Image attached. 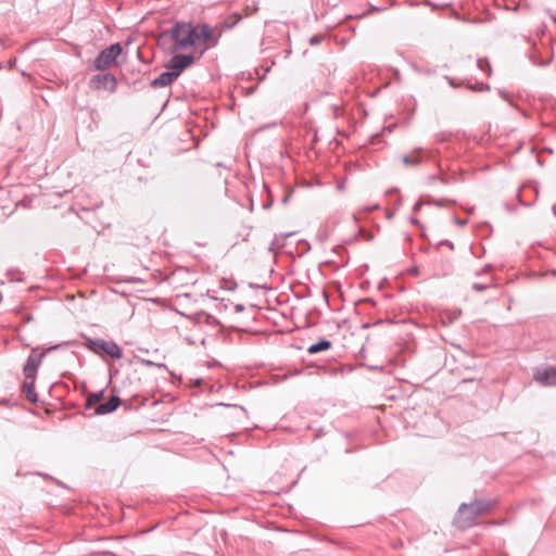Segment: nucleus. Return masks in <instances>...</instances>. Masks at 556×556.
<instances>
[{"instance_id":"f257e3e1","label":"nucleus","mask_w":556,"mask_h":556,"mask_svg":"<svg viewBox=\"0 0 556 556\" xmlns=\"http://www.w3.org/2000/svg\"><path fill=\"white\" fill-rule=\"evenodd\" d=\"M495 503V501L485 498H478L469 504L462 503L453 519V525L460 530L473 527L476 518L490 513Z\"/></svg>"},{"instance_id":"6ab92c4d","label":"nucleus","mask_w":556,"mask_h":556,"mask_svg":"<svg viewBox=\"0 0 556 556\" xmlns=\"http://www.w3.org/2000/svg\"><path fill=\"white\" fill-rule=\"evenodd\" d=\"M490 287H491L490 283H478V282H476V283L472 285V289L475 291H478V292L484 291V290H486Z\"/></svg>"},{"instance_id":"393cba45","label":"nucleus","mask_w":556,"mask_h":556,"mask_svg":"<svg viewBox=\"0 0 556 556\" xmlns=\"http://www.w3.org/2000/svg\"><path fill=\"white\" fill-rule=\"evenodd\" d=\"M455 223L458 225V226H465L468 220L467 219H459V218H456L455 219Z\"/></svg>"},{"instance_id":"7c9ffc66","label":"nucleus","mask_w":556,"mask_h":556,"mask_svg":"<svg viewBox=\"0 0 556 556\" xmlns=\"http://www.w3.org/2000/svg\"><path fill=\"white\" fill-rule=\"evenodd\" d=\"M450 84L451 86L456 87L455 81H453L452 79H450Z\"/></svg>"},{"instance_id":"bb28decb","label":"nucleus","mask_w":556,"mask_h":556,"mask_svg":"<svg viewBox=\"0 0 556 556\" xmlns=\"http://www.w3.org/2000/svg\"><path fill=\"white\" fill-rule=\"evenodd\" d=\"M410 223L414 224V225H418L419 220L416 217H412L410 218Z\"/></svg>"},{"instance_id":"20e7f679","label":"nucleus","mask_w":556,"mask_h":556,"mask_svg":"<svg viewBox=\"0 0 556 556\" xmlns=\"http://www.w3.org/2000/svg\"><path fill=\"white\" fill-rule=\"evenodd\" d=\"M68 345V342L60 343L52 345L46 349L42 353L37 354L38 349H33L31 353L28 355L27 361L23 367V372L26 378H36L37 370L43 359V357L51 351L61 349L63 346Z\"/></svg>"},{"instance_id":"c756f323","label":"nucleus","mask_w":556,"mask_h":556,"mask_svg":"<svg viewBox=\"0 0 556 556\" xmlns=\"http://www.w3.org/2000/svg\"><path fill=\"white\" fill-rule=\"evenodd\" d=\"M267 127H269V125H266V126H264V127H260V128L257 129V131H261V130H263V129H265V128H267Z\"/></svg>"},{"instance_id":"423d86ee","label":"nucleus","mask_w":556,"mask_h":556,"mask_svg":"<svg viewBox=\"0 0 556 556\" xmlns=\"http://www.w3.org/2000/svg\"><path fill=\"white\" fill-rule=\"evenodd\" d=\"M90 87L94 90H108L115 92L117 88V79L113 74H97L90 80Z\"/></svg>"},{"instance_id":"412c9836","label":"nucleus","mask_w":556,"mask_h":556,"mask_svg":"<svg viewBox=\"0 0 556 556\" xmlns=\"http://www.w3.org/2000/svg\"><path fill=\"white\" fill-rule=\"evenodd\" d=\"M338 191H343L345 189V179L339 181L336 186Z\"/></svg>"},{"instance_id":"f03ea898","label":"nucleus","mask_w":556,"mask_h":556,"mask_svg":"<svg viewBox=\"0 0 556 556\" xmlns=\"http://www.w3.org/2000/svg\"><path fill=\"white\" fill-rule=\"evenodd\" d=\"M170 38L175 42V48L179 50L187 49L200 41L198 27L190 23H177L172 29Z\"/></svg>"},{"instance_id":"7ed1b4c3","label":"nucleus","mask_w":556,"mask_h":556,"mask_svg":"<svg viewBox=\"0 0 556 556\" xmlns=\"http://www.w3.org/2000/svg\"><path fill=\"white\" fill-rule=\"evenodd\" d=\"M86 348L98 354L99 351H102L103 353L108 354L114 359H119L123 356V351L119 348V345L114 341H105L103 339H92V338H86Z\"/></svg>"},{"instance_id":"ddd939ff","label":"nucleus","mask_w":556,"mask_h":556,"mask_svg":"<svg viewBox=\"0 0 556 556\" xmlns=\"http://www.w3.org/2000/svg\"><path fill=\"white\" fill-rule=\"evenodd\" d=\"M331 346H332V343L330 340H328L326 338H321V339H319V341L311 344L307 348V352L309 354H317L319 352L329 350Z\"/></svg>"},{"instance_id":"f704fd0d","label":"nucleus","mask_w":556,"mask_h":556,"mask_svg":"<svg viewBox=\"0 0 556 556\" xmlns=\"http://www.w3.org/2000/svg\"><path fill=\"white\" fill-rule=\"evenodd\" d=\"M554 275H556V271H554Z\"/></svg>"},{"instance_id":"dca6fc26","label":"nucleus","mask_w":556,"mask_h":556,"mask_svg":"<svg viewBox=\"0 0 556 556\" xmlns=\"http://www.w3.org/2000/svg\"><path fill=\"white\" fill-rule=\"evenodd\" d=\"M477 66L480 68V71H482V72L486 71L489 75L491 74L492 70H491V65L488 60L478 59Z\"/></svg>"},{"instance_id":"2f4dec72","label":"nucleus","mask_w":556,"mask_h":556,"mask_svg":"<svg viewBox=\"0 0 556 556\" xmlns=\"http://www.w3.org/2000/svg\"><path fill=\"white\" fill-rule=\"evenodd\" d=\"M378 207H379L378 204H376L370 210H377Z\"/></svg>"},{"instance_id":"9b49d317","label":"nucleus","mask_w":556,"mask_h":556,"mask_svg":"<svg viewBox=\"0 0 556 556\" xmlns=\"http://www.w3.org/2000/svg\"><path fill=\"white\" fill-rule=\"evenodd\" d=\"M177 77V73H174L172 70L163 72L159 77L151 81V86L153 88L166 87L172 85Z\"/></svg>"},{"instance_id":"4468645a","label":"nucleus","mask_w":556,"mask_h":556,"mask_svg":"<svg viewBox=\"0 0 556 556\" xmlns=\"http://www.w3.org/2000/svg\"><path fill=\"white\" fill-rule=\"evenodd\" d=\"M198 36L200 37V41L208 42L213 38V30L208 25L203 24L198 27Z\"/></svg>"},{"instance_id":"c9c22d12","label":"nucleus","mask_w":556,"mask_h":556,"mask_svg":"<svg viewBox=\"0 0 556 556\" xmlns=\"http://www.w3.org/2000/svg\"><path fill=\"white\" fill-rule=\"evenodd\" d=\"M554 275H556V271H554Z\"/></svg>"},{"instance_id":"2eb2a0df","label":"nucleus","mask_w":556,"mask_h":556,"mask_svg":"<svg viewBox=\"0 0 556 556\" xmlns=\"http://www.w3.org/2000/svg\"><path fill=\"white\" fill-rule=\"evenodd\" d=\"M104 395V391H99V392H94V393H91L88 399H87V403H86V408H91L96 403H98Z\"/></svg>"},{"instance_id":"6e6552de","label":"nucleus","mask_w":556,"mask_h":556,"mask_svg":"<svg viewBox=\"0 0 556 556\" xmlns=\"http://www.w3.org/2000/svg\"><path fill=\"white\" fill-rule=\"evenodd\" d=\"M429 152L425 151L421 148L414 149L409 154H406L402 157V161L407 166H417L422 162L429 160Z\"/></svg>"},{"instance_id":"9d476101","label":"nucleus","mask_w":556,"mask_h":556,"mask_svg":"<svg viewBox=\"0 0 556 556\" xmlns=\"http://www.w3.org/2000/svg\"><path fill=\"white\" fill-rule=\"evenodd\" d=\"M535 378L544 386H556V368L548 367L543 370H539Z\"/></svg>"},{"instance_id":"5701e85b","label":"nucleus","mask_w":556,"mask_h":556,"mask_svg":"<svg viewBox=\"0 0 556 556\" xmlns=\"http://www.w3.org/2000/svg\"><path fill=\"white\" fill-rule=\"evenodd\" d=\"M472 90H489L490 87L488 85H484V84H480L478 88L476 87H471Z\"/></svg>"},{"instance_id":"b1692460","label":"nucleus","mask_w":556,"mask_h":556,"mask_svg":"<svg viewBox=\"0 0 556 556\" xmlns=\"http://www.w3.org/2000/svg\"><path fill=\"white\" fill-rule=\"evenodd\" d=\"M426 204H432V205L441 206V201L434 200V199H430V200L426 201Z\"/></svg>"},{"instance_id":"1a4fd4ad","label":"nucleus","mask_w":556,"mask_h":556,"mask_svg":"<svg viewBox=\"0 0 556 556\" xmlns=\"http://www.w3.org/2000/svg\"><path fill=\"white\" fill-rule=\"evenodd\" d=\"M122 401L119 396L111 395L106 402L101 403L96 407L94 413L97 415H106L113 413L119 407Z\"/></svg>"},{"instance_id":"a878e982","label":"nucleus","mask_w":556,"mask_h":556,"mask_svg":"<svg viewBox=\"0 0 556 556\" xmlns=\"http://www.w3.org/2000/svg\"><path fill=\"white\" fill-rule=\"evenodd\" d=\"M501 97L504 99V100H508V93L505 92V91H501L500 92Z\"/></svg>"},{"instance_id":"473e14b6","label":"nucleus","mask_w":556,"mask_h":556,"mask_svg":"<svg viewBox=\"0 0 556 556\" xmlns=\"http://www.w3.org/2000/svg\"><path fill=\"white\" fill-rule=\"evenodd\" d=\"M553 212H554V214L556 216V205L553 206Z\"/></svg>"},{"instance_id":"f3484780","label":"nucleus","mask_w":556,"mask_h":556,"mask_svg":"<svg viewBox=\"0 0 556 556\" xmlns=\"http://www.w3.org/2000/svg\"><path fill=\"white\" fill-rule=\"evenodd\" d=\"M141 364L147 367H157L167 370V366L165 364H159L150 359H141Z\"/></svg>"},{"instance_id":"cd10ccee","label":"nucleus","mask_w":556,"mask_h":556,"mask_svg":"<svg viewBox=\"0 0 556 556\" xmlns=\"http://www.w3.org/2000/svg\"><path fill=\"white\" fill-rule=\"evenodd\" d=\"M243 308H244V307H243V305H242V304H238V305L236 306V311H237V312H241V311H243Z\"/></svg>"},{"instance_id":"a211bd4d","label":"nucleus","mask_w":556,"mask_h":556,"mask_svg":"<svg viewBox=\"0 0 556 556\" xmlns=\"http://www.w3.org/2000/svg\"><path fill=\"white\" fill-rule=\"evenodd\" d=\"M325 39L324 35H314L309 38L308 42L311 46H316V45H319L323 42V40Z\"/></svg>"},{"instance_id":"aec40b11","label":"nucleus","mask_w":556,"mask_h":556,"mask_svg":"<svg viewBox=\"0 0 556 556\" xmlns=\"http://www.w3.org/2000/svg\"><path fill=\"white\" fill-rule=\"evenodd\" d=\"M442 245L447 247L450 250H454V243L452 241H450V240H446V239L445 240H441L438 243V248H440Z\"/></svg>"},{"instance_id":"c85d7f7f","label":"nucleus","mask_w":556,"mask_h":556,"mask_svg":"<svg viewBox=\"0 0 556 556\" xmlns=\"http://www.w3.org/2000/svg\"><path fill=\"white\" fill-rule=\"evenodd\" d=\"M490 267H491L490 265H486V266L483 268V270H482V271H483V273L488 271V270L490 269Z\"/></svg>"},{"instance_id":"0eeeda50","label":"nucleus","mask_w":556,"mask_h":556,"mask_svg":"<svg viewBox=\"0 0 556 556\" xmlns=\"http://www.w3.org/2000/svg\"><path fill=\"white\" fill-rule=\"evenodd\" d=\"M194 61L195 58L191 54H175L167 64V67L179 76Z\"/></svg>"},{"instance_id":"72a5a7b5","label":"nucleus","mask_w":556,"mask_h":556,"mask_svg":"<svg viewBox=\"0 0 556 556\" xmlns=\"http://www.w3.org/2000/svg\"><path fill=\"white\" fill-rule=\"evenodd\" d=\"M216 166H224L223 163H216Z\"/></svg>"},{"instance_id":"4be33fe9","label":"nucleus","mask_w":556,"mask_h":556,"mask_svg":"<svg viewBox=\"0 0 556 556\" xmlns=\"http://www.w3.org/2000/svg\"><path fill=\"white\" fill-rule=\"evenodd\" d=\"M424 204H426V202H424V201L419 200V201L414 205L413 211H414L415 213H416V212H418V211L420 210V207H421Z\"/></svg>"},{"instance_id":"e433bc0d","label":"nucleus","mask_w":556,"mask_h":556,"mask_svg":"<svg viewBox=\"0 0 556 556\" xmlns=\"http://www.w3.org/2000/svg\"><path fill=\"white\" fill-rule=\"evenodd\" d=\"M554 275H556V271H554Z\"/></svg>"},{"instance_id":"39448f33","label":"nucleus","mask_w":556,"mask_h":556,"mask_svg":"<svg viewBox=\"0 0 556 556\" xmlns=\"http://www.w3.org/2000/svg\"><path fill=\"white\" fill-rule=\"evenodd\" d=\"M121 43H113L110 47L102 50L93 61V66L98 71H104L109 68L115 59L121 54Z\"/></svg>"},{"instance_id":"f8f14e48","label":"nucleus","mask_w":556,"mask_h":556,"mask_svg":"<svg viewBox=\"0 0 556 556\" xmlns=\"http://www.w3.org/2000/svg\"><path fill=\"white\" fill-rule=\"evenodd\" d=\"M35 381L36 378H26L22 384V392L26 395V399L30 403H37L38 402V395L35 391Z\"/></svg>"}]
</instances>
